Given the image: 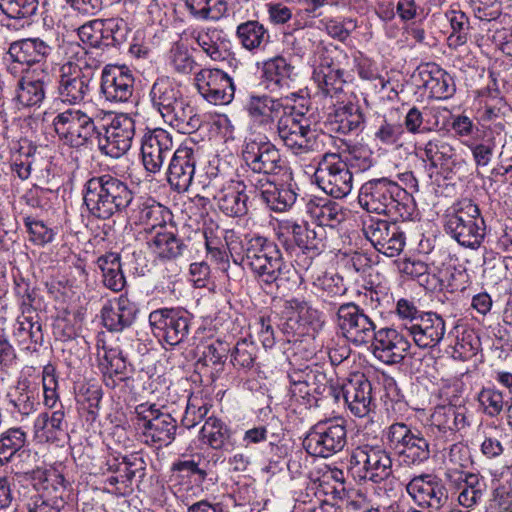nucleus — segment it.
I'll return each instance as SVG.
<instances>
[{
    "mask_svg": "<svg viewBox=\"0 0 512 512\" xmlns=\"http://www.w3.org/2000/svg\"><path fill=\"white\" fill-rule=\"evenodd\" d=\"M283 229L292 236L295 244L302 250L303 254H309L310 260L319 253L322 240L314 229L297 223L287 224Z\"/></svg>",
    "mask_w": 512,
    "mask_h": 512,
    "instance_id": "nucleus-58",
    "label": "nucleus"
},
{
    "mask_svg": "<svg viewBox=\"0 0 512 512\" xmlns=\"http://www.w3.org/2000/svg\"><path fill=\"white\" fill-rule=\"evenodd\" d=\"M139 221L145 225L150 236L164 226L174 225L169 209L159 203L144 204L139 210Z\"/></svg>",
    "mask_w": 512,
    "mask_h": 512,
    "instance_id": "nucleus-56",
    "label": "nucleus"
},
{
    "mask_svg": "<svg viewBox=\"0 0 512 512\" xmlns=\"http://www.w3.org/2000/svg\"><path fill=\"white\" fill-rule=\"evenodd\" d=\"M194 81L199 94L211 104H229L234 98L233 81L220 69H202L196 73Z\"/></svg>",
    "mask_w": 512,
    "mask_h": 512,
    "instance_id": "nucleus-18",
    "label": "nucleus"
},
{
    "mask_svg": "<svg viewBox=\"0 0 512 512\" xmlns=\"http://www.w3.org/2000/svg\"><path fill=\"white\" fill-rule=\"evenodd\" d=\"M273 132L296 155L319 149L320 143L316 131L311 129L303 113L296 111L293 106L287 107L285 114L275 124Z\"/></svg>",
    "mask_w": 512,
    "mask_h": 512,
    "instance_id": "nucleus-8",
    "label": "nucleus"
},
{
    "mask_svg": "<svg viewBox=\"0 0 512 512\" xmlns=\"http://www.w3.org/2000/svg\"><path fill=\"white\" fill-rule=\"evenodd\" d=\"M406 492L420 506L442 508L448 501L447 489L435 474L422 473L413 476L406 484Z\"/></svg>",
    "mask_w": 512,
    "mask_h": 512,
    "instance_id": "nucleus-19",
    "label": "nucleus"
},
{
    "mask_svg": "<svg viewBox=\"0 0 512 512\" xmlns=\"http://www.w3.org/2000/svg\"><path fill=\"white\" fill-rule=\"evenodd\" d=\"M348 472L355 481L381 483L393 473L390 453L379 445H360L349 457Z\"/></svg>",
    "mask_w": 512,
    "mask_h": 512,
    "instance_id": "nucleus-6",
    "label": "nucleus"
},
{
    "mask_svg": "<svg viewBox=\"0 0 512 512\" xmlns=\"http://www.w3.org/2000/svg\"><path fill=\"white\" fill-rule=\"evenodd\" d=\"M446 17L452 29L447 39L448 46L451 49H457L468 41L469 20L461 11H450L446 13Z\"/></svg>",
    "mask_w": 512,
    "mask_h": 512,
    "instance_id": "nucleus-63",
    "label": "nucleus"
},
{
    "mask_svg": "<svg viewBox=\"0 0 512 512\" xmlns=\"http://www.w3.org/2000/svg\"><path fill=\"white\" fill-rule=\"evenodd\" d=\"M400 269L403 274L416 280L420 286L427 290L435 291L442 288L441 279L430 271L429 266L425 262L419 259H405Z\"/></svg>",
    "mask_w": 512,
    "mask_h": 512,
    "instance_id": "nucleus-51",
    "label": "nucleus"
},
{
    "mask_svg": "<svg viewBox=\"0 0 512 512\" xmlns=\"http://www.w3.org/2000/svg\"><path fill=\"white\" fill-rule=\"evenodd\" d=\"M190 15L197 20L217 21L227 11L225 0H184Z\"/></svg>",
    "mask_w": 512,
    "mask_h": 512,
    "instance_id": "nucleus-59",
    "label": "nucleus"
},
{
    "mask_svg": "<svg viewBox=\"0 0 512 512\" xmlns=\"http://www.w3.org/2000/svg\"><path fill=\"white\" fill-rule=\"evenodd\" d=\"M49 75L45 70H27L17 81L13 101L18 109L39 107L46 96Z\"/></svg>",
    "mask_w": 512,
    "mask_h": 512,
    "instance_id": "nucleus-27",
    "label": "nucleus"
},
{
    "mask_svg": "<svg viewBox=\"0 0 512 512\" xmlns=\"http://www.w3.org/2000/svg\"><path fill=\"white\" fill-rule=\"evenodd\" d=\"M97 265L102 271L105 287L114 292H119L125 287L126 281L121 270L120 256L117 253L100 256Z\"/></svg>",
    "mask_w": 512,
    "mask_h": 512,
    "instance_id": "nucleus-52",
    "label": "nucleus"
},
{
    "mask_svg": "<svg viewBox=\"0 0 512 512\" xmlns=\"http://www.w3.org/2000/svg\"><path fill=\"white\" fill-rule=\"evenodd\" d=\"M34 435L40 442H59L66 436L65 413L56 410L51 414L40 413L34 421Z\"/></svg>",
    "mask_w": 512,
    "mask_h": 512,
    "instance_id": "nucleus-41",
    "label": "nucleus"
},
{
    "mask_svg": "<svg viewBox=\"0 0 512 512\" xmlns=\"http://www.w3.org/2000/svg\"><path fill=\"white\" fill-rule=\"evenodd\" d=\"M32 367L23 371L17 381L14 391L10 394V403L22 415H29L36 410L38 405V385L29 376Z\"/></svg>",
    "mask_w": 512,
    "mask_h": 512,
    "instance_id": "nucleus-42",
    "label": "nucleus"
},
{
    "mask_svg": "<svg viewBox=\"0 0 512 512\" xmlns=\"http://www.w3.org/2000/svg\"><path fill=\"white\" fill-rule=\"evenodd\" d=\"M406 331L419 348H434L443 340L446 324L441 315L425 312L416 324L407 325Z\"/></svg>",
    "mask_w": 512,
    "mask_h": 512,
    "instance_id": "nucleus-29",
    "label": "nucleus"
},
{
    "mask_svg": "<svg viewBox=\"0 0 512 512\" xmlns=\"http://www.w3.org/2000/svg\"><path fill=\"white\" fill-rule=\"evenodd\" d=\"M199 158V147L189 139L173 152L167 169V180L175 191L185 192L189 189Z\"/></svg>",
    "mask_w": 512,
    "mask_h": 512,
    "instance_id": "nucleus-16",
    "label": "nucleus"
},
{
    "mask_svg": "<svg viewBox=\"0 0 512 512\" xmlns=\"http://www.w3.org/2000/svg\"><path fill=\"white\" fill-rule=\"evenodd\" d=\"M27 435L21 428H10L0 434V465L25 462L31 458L30 450L25 448Z\"/></svg>",
    "mask_w": 512,
    "mask_h": 512,
    "instance_id": "nucleus-38",
    "label": "nucleus"
},
{
    "mask_svg": "<svg viewBox=\"0 0 512 512\" xmlns=\"http://www.w3.org/2000/svg\"><path fill=\"white\" fill-rule=\"evenodd\" d=\"M273 132L296 155L319 149L320 143L316 131L311 129L303 113L296 111L293 106L287 107L285 114L275 124Z\"/></svg>",
    "mask_w": 512,
    "mask_h": 512,
    "instance_id": "nucleus-7",
    "label": "nucleus"
},
{
    "mask_svg": "<svg viewBox=\"0 0 512 512\" xmlns=\"http://www.w3.org/2000/svg\"><path fill=\"white\" fill-rule=\"evenodd\" d=\"M404 133L403 124L384 115L377 118L373 137L374 141L381 146L397 147L401 145Z\"/></svg>",
    "mask_w": 512,
    "mask_h": 512,
    "instance_id": "nucleus-53",
    "label": "nucleus"
},
{
    "mask_svg": "<svg viewBox=\"0 0 512 512\" xmlns=\"http://www.w3.org/2000/svg\"><path fill=\"white\" fill-rule=\"evenodd\" d=\"M314 179L324 193L336 199L346 197L353 188V173L338 153L328 152L321 156Z\"/></svg>",
    "mask_w": 512,
    "mask_h": 512,
    "instance_id": "nucleus-11",
    "label": "nucleus"
},
{
    "mask_svg": "<svg viewBox=\"0 0 512 512\" xmlns=\"http://www.w3.org/2000/svg\"><path fill=\"white\" fill-rule=\"evenodd\" d=\"M133 198L128 184L108 173L93 176L84 185V204L89 213L98 219H110L123 212Z\"/></svg>",
    "mask_w": 512,
    "mask_h": 512,
    "instance_id": "nucleus-3",
    "label": "nucleus"
},
{
    "mask_svg": "<svg viewBox=\"0 0 512 512\" xmlns=\"http://www.w3.org/2000/svg\"><path fill=\"white\" fill-rule=\"evenodd\" d=\"M444 228L461 246L476 249L484 240L486 225L478 205L466 198L446 211Z\"/></svg>",
    "mask_w": 512,
    "mask_h": 512,
    "instance_id": "nucleus-4",
    "label": "nucleus"
},
{
    "mask_svg": "<svg viewBox=\"0 0 512 512\" xmlns=\"http://www.w3.org/2000/svg\"><path fill=\"white\" fill-rule=\"evenodd\" d=\"M364 232L376 250L388 257L399 255L405 246L404 232L394 222L371 219Z\"/></svg>",
    "mask_w": 512,
    "mask_h": 512,
    "instance_id": "nucleus-20",
    "label": "nucleus"
},
{
    "mask_svg": "<svg viewBox=\"0 0 512 512\" xmlns=\"http://www.w3.org/2000/svg\"><path fill=\"white\" fill-rule=\"evenodd\" d=\"M107 466L108 471L118 473L121 482V487H117L119 490L128 488L135 477L144 475V461L134 455L123 457L121 461L114 458L107 462Z\"/></svg>",
    "mask_w": 512,
    "mask_h": 512,
    "instance_id": "nucleus-54",
    "label": "nucleus"
},
{
    "mask_svg": "<svg viewBox=\"0 0 512 512\" xmlns=\"http://www.w3.org/2000/svg\"><path fill=\"white\" fill-rule=\"evenodd\" d=\"M445 478L449 486L458 491V503L465 508L476 506L486 491L484 478L477 473L448 468Z\"/></svg>",
    "mask_w": 512,
    "mask_h": 512,
    "instance_id": "nucleus-24",
    "label": "nucleus"
},
{
    "mask_svg": "<svg viewBox=\"0 0 512 512\" xmlns=\"http://www.w3.org/2000/svg\"><path fill=\"white\" fill-rule=\"evenodd\" d=\"M92 87L87 79L75 73L66 65L59 68L57 77V99L66 105H81L90 96Z\"/></svg>",
    "mask_w": 512,
    "mask_h": 512,
    "instance_id": "nucleus-30",
    "label": "nucleus"
},
{
    "mask_svg": "<svg viewBox=\"0 0 512 512\" xmlns=\"http://www.w3.org/2000/svg\"><path fill=\"white\" fill-rule=\"evenodd\" d=\"M52 47L40 38H26L10 44L8 54L14 63L32 65L45 60Z\"/></svg>",
    "mask_w": 512,
    "mask_h": 512,
    "instance_id": "nucleus-36",
    "label": "nucleus"
},
{
    "mask_svg": "<svg viewBox=\"0 0 512 512\" xmlns=\"http://www.w3.org/2000/svg\"><path fill=\"white\" fill-rule=\"evenodd\" d=\"M423 86L430 95L437 99H446L455 92V85L452 77L439 67L431 70L424 69L420 72Z\"/></svg>",
    "mask_w": 512,
    "mask_h": 512,
    "instance_id": "nucleus-48",
    "label": "nucleus"
},
{
    "mask_svg": "<svg viewBox=\"0 0 512 512\" xmlns=\"http://www.w3.org/2000/svg\"><path fill=\"white\" fill-rule=\"evenodd\" d=\"M266 206L274 212H285L296 202L297 194L286 185L276 184L272 178L251 180V186Z\"/></svg>",
    "mask_w": 512,
    "mask_h": 512,
    "instance_id": "nucleus-32",
    "label": "nucleus"
},
{
    "mask_svg": "<svg viewBox=\"0 0 512 512\" xmlns=\"http://www.w3.org/2000/svg\"><path fill=\"white\" fill-rule=\"evenodd\" d=\"M306 211L318 226L334 228L346 219V210L339 203L324 199H311L306 204Z\"/></svg>",
    "mask_w": 512,
    "mask_h": 512,
    "instance_id": "nucleus-40",
    "label": "nucleus"
},
{
    "mask_svg": "<svg viewBox=\"0 0 512 512\" xmlns=\"http://www.w3.org/2000/svg\"><path fill=\"white\" fill-rule=\"evenodd\" d=\"M146 244L149 251L160 260H176L187 249L184 241L177 236L175 225L164 226L159 232L153 233Z\"/></svg>",
    "mask_w": 512,
    "mask_h": 512,
    "instance_id": "nucleus-33",
    "label": "nucleus"
},
{
    "mask_svg": "<svg viewBox=\"0 0 512 512\" xmlns=\"http://www.w3.org/2000/svg\"><path fill=\"white\" fill-rule=\"evenodd\" d=\"M134 77L126 66L107 65L101 73L100 93L112 103L127 102L133 95Z\"/></svg>",
    "mask_w": 512,
    "mask_h": 512,
    "instance_id": "nucleus-22",
    "label": "nucleus"
},
{
    "mask_svg": "<svg viewBox=\"0 0 512 512\" xmlns=\"http://www.w3.org/2000/svg\"><path fill=\"white\" fill-rule=\"evenodd\" d=\"M467 409L464 406H437L431 416V430L441 433H454L469 426Z\"/></svg>",
    "mask_w": 512,
    "mask_h": 512,
    "instance_id": "nucleus-39",
    "label": "nucleus"
},
{
    "mask_svg": "<svg viewBox=\"0 0 512 512\" xmlns=\"http://www.w3.org/2000/svg\"><path fill=\"white\" fill-rule=\"evenodd\" d=\"M96 348L98 368L106 387L114 389L120 382L129 379L126 358L119 346L108 345L104 340L98 339Z\"/></svg>",
    "mask_w": 512,
    "mask_h": 512,
    "instance_id": "nucleus-26",
    "label": "nucleus"
},
{
    "mask_svg": "<svg viewBox=\"0 0 512 512\" xmlns=\"http://www.w3.org/2000/svg\"><path fill=\"white\" fill-rule=\"evenodd\" d=\"M102 133L97 129L100 151L111 157L120 158L131 148L135 136V121L127 114L116 115Z\"/></svg>",
    "mask_w": 512,
    "mask_h": 512,
    "instance_id": "nucleus-15",
    "label": "nucleus"
},
{
    "mask_svg": "<svg viewBox=\"0 0 512 512\" xmlns=\"http://www.w3.org/2000/svg\"><path fill=\"white\" fill-rule=\"evenodd\" d=\"M243 263L262 285L280 286L291 277L293 269L283 259L277 244L263 236H251L243 244Z\"/></svg>",
    "mask_w": 512,
    "mask_h": 512,
    "instance_id": "nucleus-2",
    "label": "nucleus"
},
{
    "mask_svg": "<svg viewBox=\"0 0 512 512\" xmlns=\"http://www.w3.org/2000/svg\"><path fill=\"white\" fill-rule=\"evenodd\" d=\"M336 325L349 342L358 346L370 343L377 332L372 317L354 302L338 306Z\"/></svg>",
    "mask_w": 512,
    "mask_h": 512,
    "instance_id": "nucleus-13",
    "label": "nucleus"
},
{
    "mask_svg": "<svg viewBox=\"0 0 512 512\" xmlns=\"http://www.w3.org/2000/svg\"><path fill=\"white\" fill-rule=\"evenodd\" d=\"M13 333L19 345H25L27 350L34 351L43 342L41 324L30 316L18 317Z\"/></svg>",
    "mask_w": 512,
    "mask_h": 512,
    "instance_id": "nucleus-57",
    "label": "nucleus"
},
{
    "mask_svg": "<svg viewBox=\"0 0 512 512\" xmlns=\"http://www.w3.org/2000/svg\"><path fill=\"white\" fill-rule=\"evenodd\" d=\"M138 313L136 303L126 295L108 300L101 309V319L105 328L111 332H121L130 327Z\"/></svg>",
    "mask_w": 512,
    "mask_h": 512,
    "instance_id": "nucleus-31",
    "label": "nucleus"
},
{
    "mask_svg": "<svg viewBox=\"0 0 512 512\" xmlns=\"http://www.w3.org/2000/svg\"><path fill=\"white\" fill-rule=\"evenodd\" d=\"M346 444L347 428L342 418L318 421L309 429L303 441V446L310 455L322 458L342 451Z\"/></svg>",
    "mask_w": 512,
    "mask_h": 512,
    "instance_id": "nucleus-10",
    "label": "nucleus"
},
{
    "mask_svg": "<svg viewBox=\"0 0 512 512\" xmlns=\"http://www.w3.org/2000/svg\"><path fill=\"white\" fill-rule=\"evenodd\" d=\"M31 483L37 493L44 494L49 497L54 495H61L65 491V479L55 469H41L37 468L32 470L29 474Z\"/></svg>",
    "mask_w": 512,
    "mask_h": 512,
    "instance_id": "nucleus-49",
    "label": "nucleus"
},
{
    "mask_svg": "<svg viewBox=\"0 0 512 512\" xmlns=\"http://www.w3.org/2000/svg\"><path fill=\"white\" fill-rule=\"evenodd\" d=\"M364 122L365 117L360 106L354 103L338 106L331 115L333 129L342 134L362 130Z\"/></svg>",
    "mask_w": 512,
    "mask_h": 512,
    "instance_id": "nucleus-47",
    "label": "nucleus"
},
{
    "mask_svg": "<svg viewBox=\"0 0 512 512\" xmlns=\"http://www.w3.org/2000/svg\"><path fill=\"white\" fill-rule=\"evenodd\" d=\"M418 149L423 152V157L433 168H439L444 172H454L464 163V160L458 159L456 149L441 137L428 140Z\"/></svg>",
    "mask_w": 512,
    "mask_h": 512,
    "instance_id": "nucleus-34",
    "label": "nucleus"
},
{
    "mask_svg": "<svg viewBox=\"0 0 512 512\" xmlns=\"http://www.w3.org/2000/svg\"><path fill=\"white\" fill-rule=\"evenodd\" d=\"M358 201L368 212L412 220L417 206L412 194L389 178H375L362 184Z\"/></svg>",
    "mask_w": 512,
    "mask_h": 512,
    "instance_id": "nucleus-1",
    "label": "nucleus"
},
{
    "mask_svg": "<svg viewBox=\"0 0 512 512\" xmlns=\"http://www.w3.org/2000/svg\"><path fill=\"white\" fill-rule=\"evenodd\" d=\"M257 347L254 343L242 340L237 342L231 353V363L239 372L247 373L255 364Z\"/></svg>",
    "mask_w": 512,
    "mask_h": 512,
    "instance_id": "nucleus-64",
    "label": "nucleus"
},
{
    "mask_svg": "<svg viewBox=\"0 0 512 512\" xmlns=\"http://www.w3.org/2000/svg\"><path fill=\"white\" fill-rule=\"evenodd\" d=\"M236 36L243 48L249 51L262 49L269 42L267 29L254 20L239 24L236 29Z\"/></svg>",
    "mask_w": 512,
    "mask_h": 512,
    "instance_id": "nucleus-55",
    "label": "nucleus"
},
{
    "mask_svg": "<svg viewBox=\"0 0 512 512\" xmlns=\"http://www.w3.org/2000/svg\"><path fill=\"white\" fill-rule=\"evenodd\" d=\"M442 110L436 107L420 110L416 106L410 108L404 119V129L411 134L427 133L439 129V117Z\"/></svg>",
    "mask_w": 512,
    "mask_h": 512,
    "instance_id": "nucleus-46",
    "label": "nucleus"
},
{
    "mask_svg": "<svg viewBox=\"0 0 512 512\" xmlns=\"http://www.w3.org/2000/svg\"><path fill=\"white\" fill-rule=\"evenodd\" d=\"M431 453L429 440L418 431L399 459L408 466H419L430 459Z\"/></svg>",
    "mask_w": 512,
    "mask_h": 512,
    "instance_id": "nucleus-61",
    "label": "nucleus"
},
{
    "mask_svg": "<svg viewBox=\"0 0 512 512\" xmlns=\"http://www.w3.org/2000/svg\"><path fill=\"white\" fill-rule=\"evenodd\" d=\"M173 146V137L167 130L156 128L148 131L141 141V156L146 171L153 174L160 172Z\"/></svg>",
    "mask_w": 512,
    "mask_h": 512,
    "instance_id": "nucleus-21",
    "label": "nucleus"
},
{
    "mask_svg": "<svg viewBox=\"0 0 512 512\" xmlns=\"http://www.w3.org/2000/svg\"><path fill=\"white\" fill-rule=\"evenodd\" d=\"M153 334L171 346L184 342L190 331L191 317L182 308H161L149 314Z\"/></svg>",
    "mask_w": 512,
    "mask_h": 512,
    "instance_id": "nucleus-14",
    "label": "nucleus"
},
{
    "mask_svg": "<svg viewBox=\"0 0 512 512\" xmlns=\"http://www.w3.org/2000/svg\"><path fill=\"white\" fill-rule=\"evenodd\" d=\"M289 105L280 98H273L267 94H250L244 104L250 124L265 132L274 131L275 124Z\"/></svg>",
    "mask_w": 512,
    "mask_h": 512,
    "instance_id": "nucleus-17",
    "label": "nucleus"
},
{
    "mask_svg": "<svg viewBox=\"0 0 512 512\" xmlns=\"http://www.w3.org/2000/svg\"><path fill=\"white\" fill-rule=\"evenodd\" d=\"M340 391L348 409L356 417L368 416L374 410L372 385L363 373L353 374L346 379Z\"/></svg>",
    "mask_w": 512,
    "mask_h": 512,
    "instance_id": "nucleus-25",
    "label": "nucleus"
},
{
    "mask_svg": "<svg viewBox=\"0 0 512 512\" xmlns=\"http://www.w3.org/2000/svg\"><path fill=\"white\" fill-rule=\"evenodd\" d=\"M200 439L215 450L230 452L236 445L231 428L224 421L213 416L208 417L202 426Z\"/></svg>",
    "mask_w": 512,
    "mask_h": 512,
    "instance_id": "nucleus-37",
    "label": "nucleus"
},
{
    "mask_svg": "<svg viewBox=\"0 0 512 512\" xmlns=\"http://www.w3.org/2000/svg\"><path fill=\"white\" fill-rule=\"evenodd\" d=\"M198 46L214 61L223 60L227 54L228 41L222 37V31L208 28L194 33Z\"/></svg>",
    "mask_w": 512,
    "mask_h": 512,
    "instance_id": "nucleus-50",
    "label": "nucleus"
},
{
    "mask_svg": "<svg viewBox=\"0 0 512 512\" xmlns=\"http://www.w3.org/2000/svg\"><path fill=\"white\" fill-rule=\"evenodd\" d=\"M250 186L246 179L243 181H231L221 188L215 195L218 208L227 216L241 217L247 214L248 196L245 189Z\"/></svg>",
    "mask_w": 512,
    "mask_h": 512,
    "instance_id": "nucleus-35",
    "label": "nucleus"
},
{
    "mask_svg": "<svg viewBox=\"0 0 512 512\" xmlns=\"http://www.w3.org/2000/svg\"><path fill=\"white\" fill-rule=\"evenodd\" d=\"M38 9V0H0V10L10 19L30 24Z\"/></svg>",
    "mask_w": 512,
    "mask_h": 512,
    "instance_id": "nucleus-62",
    "label": "nucleus"
},
{
    "mask_svg": "<svg viewBox=\"0 0 512 512\" xmlns=\"http://www.w3.org/2000/svg\"><path fill=\"white\" fill-rule=\"evenodd\" d=\"M160 115L166 124L182 134L195 132L202 125L197 108L184 94Z\"/></svg>",
    "mask_w": 512,
    "mask_h": 512,
    "instance_id": "nucleus-28",
    "label": "nucleus"
},
{
    "mask_svg": "<svg viewBox=\"0 0 512 512\" xmlns=\"http://www.w3.org/2000/svg\"><path fill=\"white\" fill-rule=\"evenodd\" d=\"M371 342L375 358L387 365L401 363L411 347L407 337L389 327L377 330Z\"/></svg>",
    "mask_w": 512,
    "mask_h": 512,
    "instance_id": "nucleus-23",
    "label": "nucleus"
},
{
    "mask_svg": "<svg viewBox=\"0 0 512 512\" xmlns=\"http://www.w3.org/2000/svg\"><path fill=\"white\" fill-rule=\"evenodd\" d=\"M136 414L143 443L160 449L174 441L177 420L170 413L162 411L156 404H141L136 407Z\"/></svg>",
    "mask_w": 512,
    "mask_h": 512,
    "instance_id": "nucleus-9",
    "label": "nucleus"
},
{
    "mask_svg": "<svg viewBox=\"0 0 512 512\" xmlns=\"http://www.w3.org/2000/svg\"><path fill=\"white\" fill-rule=\"evenodd\" d=\"M241 156L247 168L245 179L250 186L252 179H270L286 168L280 151L267 137H246Z\"/></svg>",
    "mask_w": 512,
    "mask_h": 512,
    "instance_id": "nucleus-5",
    "label": "nucleus"
},
{
    "mask_svg": "<svg viewBox=\"0 0 512 512\" xmlns=\"http://www.w3.org/2000/svg\"><path fill=\"white\" fill-rule=\"evenodd\" d=\"M417 432V429H413L406 423L395 422L387 428V445L400 458Z\"/></svg>",
    "mask_w": 512,
    "mask_h": 512,
    "instance_id": "nucleus-60",
    "label": "nucleus"
},
{
    "mask_svg": "<svg viewBox=\"0 0 512 512\" xmlns=\"http://www.w3.org/2000/svg\"><path fill=\"white\" fill-rule=\"evenodd\" d=\"M312 78L324 96L341 98L345 84L343 70L334 67L327 61L321 62L315 67Z\"/></svg>",
    "mask_w": 512,
    "mask_h": 512,
    "instance_id": "nucleus-43",
    "label": "nucleus"
},
{
    "mask_svg": "<svg viewBox=\"0 0 512 512\" xmlns=\"http://www.w3.org/2000/svg\"><path fill=\"white\" fill-rule=\"evenodd\" d=\"M52 126L59 139L70 147L87 144L97 133L93 118L74 108L57 113L52 120Z\"/></svg>",
    "mask_w": 512,
    "mask_h": 512,
    "instance_id": "nucleus-12",
    "label": "nucleus"
},
{
    "mask_svg": "<svg viewBox=\"0 0 512 512\" xmlns=\"http://www.w3.org/2000/svg\"><path fill=\"white\" fill-rule=\"evenodd\" d=\"M182 95L183 91L180 84L167 76L157 78L149 92L152 107L159 114L166 110Z\"/></svg>",
    "mask_w": 512,
    "mask_h": 512,
    "instance_id": "nucleus-45",
    "label": "nucleus"
},
{
    "mask_svg": "<svg viewBox=\"0 0 512 512\" xmlns=\"http://www.w3.org/2000/svg\"><path fill=\"white\" fill-rule=\"evenodd\" d=\"M294 67L283 56H276L263 63L262 77L271 91L288 89Z\"/></svg>",
    "mask_w": 512,
    "mask_h": 512,
    "instance_id": "nucleus-44",
    "label": "nucleus"
}]
</instances>
